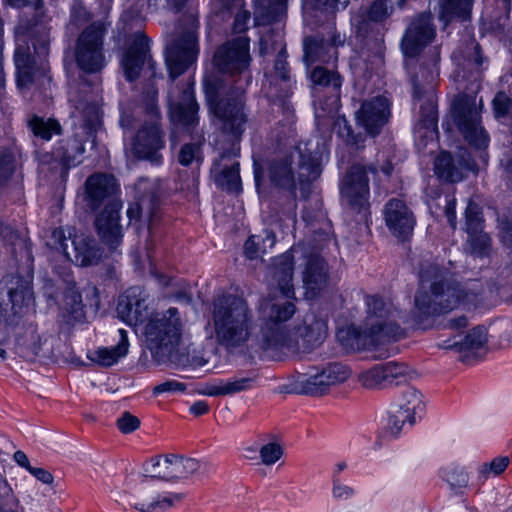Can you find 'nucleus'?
<instances>
[{
    "instance_id": "obj_8",
    "label": "nucleus",
    "mask_w": 512,
    "mask_h": 512,
    "mask_svg": "<svg viewBox=\"0 0 512 512\" xmlns=\"http://www.w3.org/2000/svg\"><path fill=\"white\" fill-rule=\"evenodd\" d=\"M183 323L177 308L151 315L144 328L147 349L158 364L167 359L181 344Z\"/></svg>"
},
{
    "instance_id": "obj_16",
    "label": "nucleus",
    "mask_w": 512,
    "mask_h": 512,
    "mask_svg": "<svg viewBox=\"0 0 512 512\" xmlns=\"http://www.w3.org/2000/svg\"><path fill=\"white\" fill-rule=\"evenodd\" d=\"M376 174L377 167L373 164L364 166L352 165L341 182V195L348 205L361 212L369 206V178L367 172Z\"/></svg>"
},
{
    "instance_id": "obj_25",
    "label": "nucleus",
    "mask_w": 512,
    "mask_h": 512,
    "mask_svg": "<svg viewBox=\"0 0 512 512\" xmlns=\"http://www.w3.org/2000/svg\"><path fill=\"white\" fill-rule=\"evenodd\" d=\"M280 52L276 55L274 63V73L271 76V85L269 95L278 102L284 111H290L288 98L292 94V84L290 79V70L286 61V44H280Z\"/></svg>"
},
{
    "instance_id": "obj_62",
    "label": "nucleus",
    "mask_w": 512,
    "mask_h": 512,
    "mask_svg": "<svg viewBox=\"0 0 512 512\" xmlns=\"http://www.w3.org/2000/svg\"><path fill=\"white\" fill-rule=\"evenodd\" d=\"M510 459L507 456H499L492 461L482 464L479 469V475L482 479H487L490 475L498 476L508 467Z\"/></svg>"
},
{
    "instance_id": "obj_13",
    "label": "nucleus",
    "mask_w": 512,
    "mask_h": 512,
    "mask_svg": "<svg viewBox=\"0 0 512 512\" xmlns=\"http://www.w3.org/2000/svg\"><path fill=\"white\" fill-rule=\"evenodd\" d=\"M124 36L125 48L120 65L126 80H137L145 64L153 69L154 62L150 55V38L146 34H118L117 41Z\"/></svg>"
},
{
    "instance_id": "obj_33",
    "label": "nucleus",
    "mask_w": 512,
    "mask_h": 512,
    "mask_svg": "<svg viewBox=\"0 0 512 512\" xmlns=\"http://www.w3.org/2000/svg\"><path fill=\"white\" fill-rule=\"evenodd\" d=\"M25 39L16 38V49L14 54V62L16 66L17 85L20 88H27L32 85L38 76L45 72L43 66L36 65L32 53H28V48L23 43Z\"/></svg>"
},
{
    "instance_id": "obj_49",
    "label": "nucleus",
    "mask_w": 512,
    "mask_h": 512,
    "mask_svg": "<svg viewBox=\"0 0 512 512\" xmlns=\"http://www.w3.org/2000/svg\"><path fill=\"white\" fill-rule=\"evenodd\" d=\"M313 84L330 88L335 96L338 97L342 85V77L337 71L328 70L322 66L313 68L310 74Z\"/></svg>"
},
{
    "instance_id": "obj_27",
    "label": "nucleus",
    "mask_w": 512,
    "mask_h": 512,
    "mask_svg": "<svg viewBox=\"0 0 512 512\" xmlns=\"http://www.w3.org/2000/svg\"><path fill=\"white\" fill-rule=\"evenodd\" d=\"M169 110L171 120L187 130L193 129L198 124L199 105L194 97L193 83H188L182 88V96L179 98H174L170 92Z\"/></svg>"
},
{
    "instance_id": "obj_64",
    "label": "nucleus",
    "mask_w": 512,
    "mask_h": 512,
    "mask_svg": "<svg viewBox=\"0 0 512 512\" xmlns=\"http://www.w3.org/2000/svg\"><path fill=\"white\" fill-rule=\"evenodd\" d=\"M201 149L196 143L184 144L178 153V162L183 166H189L194 161H200Z\"/></svg>"
},
{
    "instance_id": "obj_11",
    "label": "nucleus",
    "mask_w": 512,
    "mask_h": 512,
    "mask_svg": "<svg viewBox=\"0 0 512 512\" xmlns=\"http://www.w3.org/2000/svg\"><path fill=\"white\" fill-rule=\"evenodd\" d=\"M452 117L464 138L477 148H486L489 137L481 126V117L476 104V96L458 95L451 107Z\"/></svg>"
},
{
    "instance_id": "obj_45",
    "label": "nucleus",
    "mask_w": 512,
    "mask_h": 512,
    "mask_svg": "<svg viewBox=\"0 0 512 512\" xmlns=\"http://www.w3.org/2000/svg\"><path fill=\"white\" fill-rule=\"evenodd\" d=\"M167 363L173 364L177 368L197 369L206 365L208 359L205 357L204 352L201 349H197L194 345L183 347L180 344L169 359H167Z\"/></svg>"
},
{
    "instance_id": "obj_44",
    "label": "nucleus",
    "mask_w": 512,
    "mask_h": 512,
    "mask_svg": "<svg viewBox=\"0 0 512 512\" xmlns=\"http://www.w3.org/2000/svg\"><path fill=\"white\" fill-rule=\"evenodd\" d=\"M0 234L3 236L4 240L11 244V251L16 260L26 267L27 272H31L33 269L34 257L30 241L26 238L20 237L9 226H5L0 231Z\"/></svg>"
},
{
    "instance_id": "obj_58",
    "label": "nucleus",
    "mask_w": 512,
    "mask_h": 512,
    "mask_svg": "<svg viewBox=\"0 0 512 512\" xmlns=\"http://www.w3.org/2000/svg\"><path fill=\"white\" fill-rule=\"evenodd\" d=\"M322 370L325 373L328 384L331 386L345 382L351 374L346 365L338 362L329 363Z\"/></svg>"
},
{
    "instance_id": "obj_28",
    "label": "nucleus",
    "mask_w": 512,
    "mask_h": 512,
    "mask_svg": "<svg viewBox=\"0 0 512 512\" xmlns=\"http://www.w3.org/2000/svg\"><path fill=\"white\" fill-rule=\"evenodd\" d=\"M390 108L387 99L376 97L364 101L356 112L358 125L362 126L368 134L376 136L388 122Z\"/></svg>"
},
{
    "instance_id": "obj_29",
    "label": "nucleus",
    "mask_w": 512,
    "mask_h": 512,
    "mask_svg": "<svg viewBox=\"0 0 512 512\" xmlns=\"http://www.w3.org/2000/svg\"><path fill=\"white\" fill-rule=\"evenodd\" d=\"M53 339L42 336L35 327L29 326L18 335L16 351L18 355L28 361L37 357L50 358L53 355Z\"/></svg>"
},
{
    "instance_id": "obj_6",
    "label": "nucleus",
    "mask_w": 512,
    "mask_h": 512,
    "mask_svg": "<svg viewBox=\"0 0 512 512\" xmlns=\"http://www.w3.org/2000/svg\"><path fill=\"white\" fill-rule=\"evenodd\" d=\"M204 90L210 110L218 120L222 134L230 142L229 150L223 156L239 155V143L248 120L244 90L235 86L226 89L224 81L218 76L206 77Z\"/></svg>"
},
{
    "instance_id": "obj_61",
    "label": "nucleus",
    "mask_w": 512,
    "mask_h": 512,
    "mask_svg": "<svg viewBox=\"0 0 512 512\" xmlns=\"http://www.w3.org/2000/svg\"><path fill=\"white\" fill-rule=\"evenodd\" d=\"M471 252L480 257L487 256L491 250V238L487 233L483 231L468 234Z\"/></svg>"
},
{
    "instance_id": "obj_39",
    "label": "nucleus",
    "mask_w": 512,
    "mask_h": 512,
    "mask_svg": "<svg viewBox=\"0 0 512 512\" xmlns=\"http://www.w3.org/2000/svg\"><path fill=\"white\" fill-rule=\"evenodd\" d=\"M335 42V34L328 40H325L322 34H314L305 37L303 41L305 63L307 65L315 62L328 63L333 57L336 58L337 51L335 49Z\"/></svg>"
},
{
    "instance_id": "obj_14",
    "label": "nucleus",
    "mask_w": 512,
    "mask_h": 512,
    "mask_svg": "<svg viewBox=\"0 0 512 512\" xmlns=\"http://www.w3.org/2000/svg\"><path fill=\"white\" fill-rule=\"evenodd\" d=\"M202 467V463L195 458L178 454H167L165 456H156L147 462L145 472L149 473L151 478L183 480L199 473Z\"/></svg>"
},
{
    "instance_id": "obj_41",
    "label": "nucleus",
    "mask_w": 512,
    "mask_h": 512,
    "mask_svg": "<svg viewBox=\"0 0 512 512\" xmlns=\"http://www.w3.org/2000/svg\"><path fill=\"white\" fill-rule=\"evenodd\" d=\"M71 245L74 256L70 255L69 259L80 266L96 265L102 258V249L90 237L84 235L75 236L71 241Z\"/></svg>"
},
{
    "instance_id": "obj_55",
    "label": "nucleus",
    "mask_w": 512,
    "mask_h": 512,
    "mask_svg": "<svg viewBox=\"0 0 512 512\" xmlns=\"http://www.w3.org/2000/svg\"><path fill=\"white\" fill-rule=\"evenodd\" d=\"M16 38L25 39L23 43L28 48V53H33L39 57H44L49 51V39L47 34H16Z\"/></svg>"
},
{
    "instance_id": "obj_21",
    "label": "nucleus",
    "mask_w": 512,
    "mask_h": 512,
    "mask_svg": "<svg viewBox=\"0 0 512 512\" xmlns=\"http://www.w3.org/2000/svg\"><path fill=\"white\" fill-rule=\"evenodd\" d=\"M409 368L404 363L387 362L362 371L358 381L366 389H384L407 381Z\"/></svg>"
},
{
    "instance_id": "obj_32",
    "label": "nucleus",
    "mask_w": 512,
    "mask_h": 512,
    "mask_svg": "<svg viewBox=\"0 0 512 512\" xmlns=\"http://www.w3.org/2000/svg\"><path fill=\"white\" fill-rule=\"evenodd\" d=\"M229 148L223 149L219 159L215 160L212 172L215 175L216 184L231 193L241 191V178L239 173V162L235 160L239 155L223 156Z\"/></svg>"
},
{
    "instance_id": "obj_20",
    "label": "nucleus",
    "mask_w": 512,
    "mask_h": 512,
    "mask_svg": "<svg viewBox=\"0 0 512 512\" xmlns=\"http://www.w3.org/2000/svg\"><path fill=\"white\" fill-rule=\"evenodd\" d=\"M149 294L141 286L128 288L120 297L117 304L118 317L128 325H138L153 315L149 308Z\"/></svg>"
},
{
    "instance_id": "obj_52",
    "label": "nucleus",
    "mask_w": 512,
    "mask_h": 512,
    "mask_svg": "<svg viewBox=\"0 0 512 512\" xmlns=\"http://www.w3.org/2000/svg\"><path fill=\"white\" fill-rule=\"evenodd\" d=\"M4 2L14 8L30 7L33 10L29 23L32 28L42 27L48 22L43 0H4Z\"/></svg>"
},
{
    "instance_id": "obj_4",
    "label": "nucleus",
    "mask_w": 512,
    "mask_h": 512,
    "mask_svg": "<svg viewBox=\"0 0 512 512\" xmlns=\"http://www.w3.org/2000/svg\"><path fill=\"white\" fill-rule=\"evenodd\" d=\"M73 110V136L60 140L50 154L41 158V166H47L62 182L68 176L71 167L81 163V156L85 151V143L91 148L96 147L97 132L102 127L101 111L99 106L86 98H70Z\"/></svg>"
},
{
    "instance_id": "obj_53",
    "label": "nucleus",
    "mask_w": 512,
    "mask_h": 512,
    "mask_svg": "<svg viewBox=\"0 0 512 512\" xmlns=\"http://www.w3.org/2000/svg\"><path fill=\"white\" fill-rule=\"evenodd\" d=\"M414 423L415 415L405 412V409L396 405L389 412L387 431L392 436L397 437L406 424L412 426Z\"/></svg>"
},
{
    "instance_id": "obj_43",
    "label": "nucleus",
    "mask_w": 512,
    "mask_h": 512,
    "mask_svg": "<svg viewBox=\"0 0 512 512\" xmlns=\"http://www.w3.org/2000/svg\"><path fill=\"white\" fill-rule=\"evenodd\" d=\"M473 4L474 0H439V20L444 29L453 21L470 22Z\"/></svg>"
},
{
    "instance_id": "obj_24",
    "label": "nucleus",
    "mask_w": 512,
    "mask_h": 512,
    "mask_svg": "<svg viewBox=\"0 0 512 512\" xmlns=\"http://www.w3.org/2000/svg\"><path fill=\"white\" fill-rule=\"evenodd\" d=\"M118 185L114 176L105 173L90 175L85 181V197L87 206L96 210L101 205L119 200L116 196Z\"/></svg>"
},
{
    "instance_id": "obj_42",
    "label": "nucleus",
    "mask_w": 512,
    "mask_h": 512,
    "mask_svg": "<svg viewBox=\"0 0 512 512\" xmlns=\"http://www.w3.org/2000/svg\"><path fill=\"white\" fill-rule=\"evenodd\" d=\"M119 340L114 347H102L89 352L88 358L103 367H110L117 363L119 359L125 357L128 353L129 341L127 331L124 329L118 330Z\"/></svg>"
},
{
    "instance_id": "obj_15",
    "label": "nucleus",
    "mask_w": 512,
    "mask_h": 512,
    "mask_svg": "<svg viewBox=\"0 0 512 512\" xmlns=\"http://www.w3.org/2000/svg\"><path fill=\"white\" fill-rule=\"evenodd\" d=\"M199 54L197 34H178L167 40L165 46V62L170 78L174 81L183 74Z\"/></svg>"
},
{
    "instance_id": "obj_23",
    "label": "nucleus",
    "mask_w": 512,
    "mask_h": 512,
    "mask_svg": "<svg viewBox=\"0 0 512 512\" xmlns=\"http://www.w3.org/2000/svg\"><path fill=\"white\" fill-rule=\"evenodd\" d=\"M75 59L78 67L95 73L106 65L102 34H79L75 44Z\"/></svg>"
},
{
    "instance_id": "obj_46",
    "label": "nucleus",
    "mask_w": 512,
    "mask_h": 512,
    "mask_svg": "<svg viewBox=\"0 0 512 512\" xmlns=\"http://www.w3.org/2000/svg\"><path fill=\"white\" fill-rule=\"evenodd\" d=\"M434 172L436 176L446 182H459L463 179L461 167L448 152H441L434 161Z\"/></svg>"
},
{
    "instance_id": "obj_50",
    "label": "nucleus",
    "mask_w": 512,
    "mask_h": 512,
    "mask_svg": "<svg viewBox=\"0 0 512 512\" xmlns=\"http://www.w3.org/2000/svg\"><path fill=\"white\" fill-rule=\"evenodd\" d=\"M297 387L298 392L301 394L322 396L330 390L331 385L328 384L325 373L321 369L320 372L299 381Z\"/></svg>"
},
{
    "instance_id": "obj_63",
    "label": "nucleus",
    "mask_w": 512,
    "mask_h": 512,
    "mask_svg": "<svg viewBox=\"0 0 512 512\" xmlns=\"http://www.w3.org/2000/svg\"><path fill=\"white\" fill-rule=\"evenodd\" d=\"M283 448L277 442H269L263 445L259 450L261 463L265 466L274 465L283 456Z\"/></svg>"
},
{
    "instance_id": "obj_30",
    "label": "nucleus",
    "mask_w": 512,
    "mask_h": 512,
    "mask_svg": "<svg viewBox=\"0 0 512 512\" xmlns=\"http://www.w3.org/2000/svg\"><path fill=\"white\" fill-rule=\"evenodd\" d=\"M30 281L19 275H7L0 281V300L7 298L14 314L20 313L22 307L31 300Z\"/></svg>"
},
{
    "instance_id": "obj_54",
    "label": "nucleus",
    "mask_w": 512,
    "mask_h": 512,
    "mask_svg": "<svg viewBox=\"0 0 512 512\" xmlns=\"http://www.w3.org/2000/svg\"><path fill=\"white\" fill-rule=\"evenodd\" d=\"M434 34H404L401 48L405 56L415 57L433 41Z\"/></svg>"
},
{
    "instance_id": "obj_5",
    "label": "nucleus",
    "mask_w": 512,
    "mask_h": 512,
    "mask_svg": "<svg viewBox=\"0 0 512 512\" xmlns=\"http://www.w3.org/2000/svg\"><path fill=\"white\" fill-rule=\"evenodd\" d=\"M291 308V312L283 317L272 318L271 351L286 350L292 353H310L320 347L328 336V316L323 312L310 311L305 314L300 324L288 330L286 322L295 314L296 307L289 300H276L273 306Z\"/></svg>"
},
{
    "instance_id": "obj_47",
    "label": "nucleus",
    "mask_w": 512,
    "mask_h": 512,
    "mask_svg": "<svg viewBox=\"0 0 512 512\" xmlns=\"http://www.w3.org/2000/svg\"><path fill=\"white\" fill-rule=\"evenodd\" d=\"M21 151L16 144L0 147V186L6 184L20 164Z\"/></svg>"
},
{
    "instance_id": "obj_1",
    "label": "nucleus",
    "mask_w": 512,
    "mask_h": 512,
    "mask_svg": "<svg viewBox=\"0 0 512 512\" xmlns=\"http://www.w3.org/2000/svg\"><path fill=\"white\" fill-rule=\"evenodd\" d=\"M274 301L263 299L260 302L259 321L256 322L248 302L236 295L223 294L214 298L211 305L210 325L213 328L215 343L228 352H235L255 345L265 351L270 350L272 318L286 317L291 308L273 306Z\"/></svg>"
},
{
    "instance_id": "obj_51",
    "label": "nucleus",
    "mask_w": 512,
    "mask_h": 512,
    "mask_svg": "<svg viewBox=\"0 0 512 512\" xmlns=\"http://www.w3.org/2000/svg\"><path fill=\"white\" fill-rule=\"evenodd\" d=\"M28 126L35 137L43 140H50L53 135H59L62 132L60 123L55 119H44L39 116H33Z\"/></svg>"
},
{
    "instance_id": "obj_17",
    "label": "nucleus",
    "mask_w": 512,
    "mask_h": 512,
    "mask_svg": "<svg viewBox=\"0 0 512 512\" xmlns=\"http://www.w3.org/2000/svg\"><path fill=\"white\" fill-rule=\"evenodd\" d=\"M452 58L457 66L455 80L457 82L470 80L472 85H475V89L471 88V91L475 92L479 88L477 82L480 78L483 62L479 43L471 34H466L460 47L453 52Z\"/></svg>"
},
{
    "instance_id": "obj_2",
    "label": "nucleus",
    "mask_w": 512,
    "mask_h": 512,
    "mask_svg": "<svg viewBox=\"0 0 512 512\" xmlns=\"http://www.w3.org/2000/svg\"><path fill=\"white\" fill-rule=\"evenodd\" d=\"M419 285L414 297V324L422 327L429 317L448 313L460 303L475 304L478 293L452 280L449 272L428 260L419 263Z\"/></svg>"
},
{
    "instance_id": "obj_10",
    "label": "nucleus",
    "mask_w": 512,
    "mask_h": 512,
    "mask_svg": "<svg viewBox=\"0 0 512 512\" xmlns=\"http://www.w3.org/2000/svg\"><path fill=\"white\" fill-rule=\"evenodd\" d=\"M165 132L160 124V113L155 106L151 117L145 119L131 139L130 153L138 160H146L154 165L162 163L161 150L165 147Z\"/></svg>"
},
{
    "instance_id": "obj_12",
    "label": "nucleus",
    "mask_w": 512,
    "mask_h": 512,
    "mask_svg": "<svg viewBox=\"0 0 512 512\" xmlns=\"http://www.w3.org/2000/svg\"><path fill=\"white\" fill-rule=\"evenodd\" d=\"M212 62L221 73L231 76L245 73L252 62L250 39L240 36L225 41L215 49Z\"/></svg>"
},
{
    "instance_id": "obj_60",
    "label": "nucleus",
    "mask_w": 512,
    "mask_h": 512,
    "mask_svg": "<svg viewBox=\"0 0 512 512\" xmlns=\"http://www.w3.org/2000/svg\"><path fill=\"white\" fill-rule=\"evenodd\" d=\"M405 32H436L432 13L421 12L416 14L408 23Z\"/></svg>"
},
{
    "instance_id": "obj_56",
    "label": "nucleus",
    "mask_w": 512,
    "mask_h": 512,
    "mask_svg": "<svg viewBox=\"0 0 512 512\" xmlns=\"http://www.w3.org/2000/svg\"><path fill=\"white\" fill-rule=\"evenodd\" d=\"M466 219V231L468 234H475L483 231L484 220L482 218L481 207L473 202L469 201L465 210Z\"/></svg>"
},
{
    "instance_id": "obj_9",
    "label": "nucleus",
    "mask_w": 512,
    "mask_h": 512,
    "mask_svg": "<svg viewBox=\"0 0 512 512\" xmlns=\"http://www.w3.org/2000/svg\"><path fill=\"white\" fill-rule=\"evenodd\" d=\"M288 0H257L255 2L254 17L252 19L248 10L241 9L243 0H212L213 12L225 18L233 10L239 9L235 15L231 32H248L251 27H260L283 22L286 18Z\"/></svg>"
},
{
    "instance_id": "obj_57",
    "label": "nucleus",
    "mask_w": 512,
    "mask_h": 512,
    "mask_svg": "<svg viewBox=\"0 0 512 512\" xmlns=\"http://www.w3.org/2000/svg\"><path fill=\"white\" fill-rule=\"evenodd\" d=\"M198 29L199 14L196 8L189 7L178 16L176 20L175 32H197Z\"/></svg>"
},
{
    "instance_id": "obj_36",
    "label": "nucleus",
    "mask_w": 512,
    "mask_h": 512,
    "mask_svg": "<svg viewBox=\"0 0 512 512\" xmlns=\"http://www.w3.org/2000/svg\"><path fill=\"white\" fill-rule=\"evenodd\" d=\"M393 12V4L389 0H374L366 10L353 13L350 21L355 32H369L373 24L384 23Z\"/></svg>"
},
{
    "instance_id": "obj_18",
    "label": "nucleus",
    "mask_w": 512,
    "mask_h": 512,
    "mask_svg": "<svg viewBox=\"0 0 512 512\" xmlns=\"http://www.w3.org/2000/svg\"><path fill=\"white\" fill-rule=\"evenodd\" d=\"M160 478H151L133 498V507L140 512H164L179 503L183 494L163 490Z\"/></svg>"
},
{
    "instance_id": "obj_37",
    "label": "nucleus",
    "mask_w": 512,
    "mask_h": 512,
    "mask_svg": "<svg viewBox=\"0 0 512 512\" xmlns=\"http://www.w3.org/2000/svg\"><path fill=\"white\" fill-rule=\"evenodd\" d=\"M296 248L287 251L273 259L270 267L272 280L277 284L280 292L287 298L294 295L293 275H294V256Z\"/></svg>"
},
{
    "instance_id": "obj_34",
    "label": "nucleus",
    "mask_w": 512,
    "mask_h": 512,
    "mask_svg": "<svg viewBox=\"0 0 512 512\" xmlns=\"http://www.w3.org/2000/svg\"><path fill=\"white\" fill-rule=\"evenodd\" d=\"M103 16L99 20H93L92 13L87 9L82 0H73L70 5L69 25L79 32H107L111 22L108 21L106 3L103 4Z\"/></svg>"
},
{
    "instance_id": "obj_59",
    "label": "nucleus",
    "mask_w": 512,
    "mask_h": 512,
    "mask_svg": "<svg viewBox=\"0 0 512 512\" xmlns=\"http://www.w3.org/2000/svg\"><path fill=\"white\" fill-rule=\"evenodd\" d=\"M405 412L414 414L415 416L423 411L424 404L421 393L415 388H408L404 393L401 402L398 404Z\"/></svg>"
},
{
    "instance_id": "obj_26",
    "label": "nucleus",
    "mask_w": 512,
    "mask_h": 512,
    "mask_svg": "<svg viewBox=\"0 0 512 512\" xmlns=\"http://www.w3.org/2000/svg\"><path fill=\"white\" fill-rule=\"evenodd\" d=\"M385 223L397 238L405 240L413 233L415 217L406 203L400 199H391L384 209Z\"/></svg>"
},
{
    "instance_id": "obj_22",
    "label": "nucleus",
    "mask_w": 512,
    "mask_h": 512,
    "mask_svg": "<svg viewBox=\"0 0 512 512\" xmlns=\"http://www.w3.org/2000/svg\"><path fill=\"white\" fill-rule=\"evenodd\" d=\"M412 82L414 99L421 102L415 134L420 138L433 139L438 132V113L432 88H423L416 77L412 78Z\"/></svg>"
},
{
    "instance_id": "obj_3",
    "label": "nucleus",
    "mask_w": 512,
    "mask_h": 512,
    "mask_svg": "<svg viewBox=\"0 0 512 512\" xmlns=\"http://www.w3.org/2000/svg\"><path fill=\"white\" fill-rule=\"evenodd\" d=\"M321 153L318 143L300 142L287 154L277 156L267 165V175L272 186L288 192L282 214L294 218L297 209V184L303 197H307L310 184L321 175Z\"/></svg>"
},
{
    "instance_id": "obj_7",
    "label": "nucleus",
    "mask_w": 512,
    "mask_h": 512,
    "mask_svg": "<svg viewBox=\"0 0 512 512\" xmlns=\"http://www.w3.org/2000/svg\"><path fill=\"white\" fill-rule=\"evenodd\" d=\"M367 316L361 327H352L348 334L355 341L353 349H370L404 337V329L396 322L398 312L379 296L366 297Z\"/></svg>"
},
{
    "instance_id": "obj_35",
    "label": "nucleus",
    "mask_w": 512,
    "mask_h": 512,
    "mask_svg": "<svg viewBox=\"0 0 512 512\" xmlns=\"http://www.w3.org/2000/svg\"><path fill=\"white\" fill-rule=\"evenodd\" d=\"M329 266L325 259L317 252L306 256L303 271V282L312 296L318 295L329 283Z\"/></svg>"
},
{
    "instance_id": "obj_38",
    "label": "nucleus",
    "mask_w": 512,
    "mask_h": 512,
    "mask_svg": "<svg viewBox=\"0 0 512 512\" xmlns=\"http://www.w3.org/2000/svg\"><path fill=\"white\" fill-rule=\"evenodd\" d=\"M56 273L64 285L61 309L65 311L72 320H81L84 316L82 296L76 289V284L70 271V267H59L57 268Z\"/></svg>"
},
{
    "instance_id": "obj_48",
    "label": "nucleus",
    "mask_w": 512,
    "mask_h": 512,
    "mask_svg": "<svg viewBox=\"0 0 512 512\" xmlns=\"http://www.w3.org/2000/svg\"><path fill=\"white\" fill-rule=\"evenodd\" d=\"M487 341L486 329L483 326L473 328L462 341H455L452 344H440L442 348H457L460 352L472 351L481 348Z\"/></svg>"
},
{
    "instance_id": "obj_31",
    "label": "nucleus",
    "mask_w": 512,
    "mask_h": 512,
    "mask_svg": "<svg viewBox=\"0 0 512 512\" xmlns=\"http://www.w3.org/2000/svg\"><path fill=\"white\" fill-rule=\"evenodd\" d=\"M137 190L141 195L135 203L129 206L127 216L132 221L144 215L149 219L151 225L157 217L160 203L159 189L154 183L141 181L137 184Z\"/></svg>"
},
{
    "instance_id": "obj_19",
    "label": "nucleus",
    "mask_w": 512,
    "mask_h": 512,
    "mask_svg": "<svg viewBox=\"0 0 512 512\" xmlns=\"http://www.w3.org/2000/svg\"><path fill=\"white\" fill-rule=\"evenodd\" d=\"M120 200L111 201L100 210L94 220V227L99 240L110 250H116L123 241V226L121 224Z\"/></svg>"
},
{
    "instance_id": "obj_40",
    "label": "nucleus",
    "mask_w": 512,
    "mask_h": 512,
    "mask_svg": "<svg viewBox=\"0 0 512 512\" xmlns=\"http://www.w3.org/2000/svg\"><path fill=\"white\" fill-rule=\"evenodd\" d=\"M256 379L257 376L254 372L238 374L227 380L207 385L202 393L211 397H225L241 393L252 389Z\"/></svg>"
}]
</instances>
